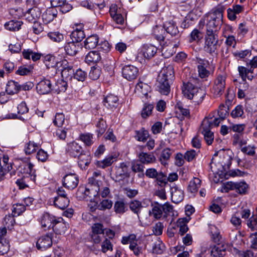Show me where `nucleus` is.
<instances>
[{"label": "nucleus", "instance_id": "f257e3e1", "mask_svg": "<svg viewBox=\"0 0 257 257\" xmlns=\"http://www.w3.org/2000/svg\"><path fill=\"white\" fill-rule=\"evenodd\" d=\"M224 6L219 5L201 19L199 23L200 29L206 27V33H216L222 23Z\"/></svg>", "mask_w": 257, "mask_h": 257}, {"label": "nucleus", "instance_id": "f03ea898", "mask_svg": "<svg viewBox=\"0 0 257 257\" xmlns=\"http://www.w3.org/2000/svg\"><path fill=\"white\" fill-rule=\"evenodd\" d=\"M232 154L229 150H220L215 154L211 162L212 171L220 174L224 173L231 164Z\"/></svg>", "mask_w": 257, "mask_h": 257}, {"label": "nucleus", "instance_id": "7ed1b4c3", "mask_svg": "<svg viewBox=\"0 0 257 257\" xmlns=\"http://www.w3.org/2000/svg\"><path fill=\"white\" fill-rule=\"evenodd\" d=\"M174 77V68L169 65L164 67L160 71L157 80L156 86L162 94L167 95L170 91V82Z\"/></svg>", "mask_w": 257, "mask_h": 257}, {"label": "nucleus", "instance_id": "20e7f679", "mask_svg": "<svg viewBox=\"0 0 257 257\" xmlns=\"http://www.w3.org/2000/svg\"><path fill=\"white\" fill-rule=\"evenodd\" d=\"M182 92L185 97L192 100L196 104L200 103L205 96V93L202 89L195 86L190 82L183 83Z\"/></svg>", "mask_w": 257, "mask_h": 257}, {"label": "nucleus", "instance_id": "39448f33", "mask_svg": "<svg viewBox=\"0 0 257 257\" xmlns=\"http://www.w3.org/2000/svg\"><path fill=\"white\" fill-rule=\"evenodd\" d=\"M196 63L198 76L201 78L206 79L213 74L215 66L212 62L206 59L197 57Z\"/></svg>", "mask_w": 257, "mask_h": 257}, {"label": "nucleus", "instance_id": "423d86ee", "mask_svg": "<svg viewBox=\"0 0 257 257\" xmlns=\"http://www.w3.org/2000/svg\"><path fill=\"white\" fill-rule=\"evenodd\" d=\"M93 178L89 179V185L85 189V194L87 196L95 197L97 195L100 196L102 198H106L110 194V190L107 187H100L97 183L91 182Z\"/></svg>", "mask_w": 257, "mask_h": 257}, {"label": "nucleus", "instance_id": "0eeeda50", "mask_svg": "<svg viewBox=\"0 0 257 257\" xmlns=\"http://www.w3.org/2000/svg\"><path fill=\"white\" fill-rule=\"evenodd\" d=\"M218 39L216 33H206L205 37L204 50L210 54L214 53L218 47Z\"/></svg>", "mask_w": 257, "mask_h": 257}, {"label": "nucleus", "instance_id": "6e6552de", "mask_svg": "<svg viewBox=\"0 0 257 257\" xmlns=\"http://www.w3.org/2000/svg\"><path fill=\"white\" fill-rule=\"evenodd\" d=\"M224 190L226 192L229 190H235L239 194H245L248 189V185L244 181L239 182H227L224 184Z\"/></svg>", "mask_w": 257, "mask_h": 257}, {"label": "nucleus", "instance_id": "1a4fd4ad", "mask_svg": "<svg viewBox=\"0 0 257 257\" xmlns=\"http://www.w3.org/2000/svg\"><path fill=\"white\" fill-rule=\"evenodd\" d=\"M226 75L225 74H219L217 76L212 91L216 96L222 95L225 87Z\"/></svg>", "mask_w": 257, "mask_h": 257}, {"label": "nucleus", "instance_id": "9d476101", "mask_svg": "<svg viewBox=\"0 0 257 257\" xmlns=\"http://www.w3.org/2000/svg\"><path fill=\"white\" fill-rule=\"evenodd\" d=\"M110 16L113 21L116 24L123 25L124 22V18L121 12V10L115 4H112L109 8Z\"/></svg>", "mask_w": 257, "mask_h": 257}, {"label": "nucleus", "instance_id": "9b49d317", "mask_svg": "<svg viewBox=\"0 0 257 257\" xmlns=\"http://www.w3.org/2000/svg\"><path fill=\"white\" fill-rule=\"evenodd\" d=\"M209 122L206 119H203L201 124V131L204 136V139L208 145H211L214 139L213 133L210 131Z\"/></svg>", "mask_w": 257, "mask_h": 257}, {"label": "nucleus", "instance_id": "f8f14e48", "mask_svg": "<svg viewBox=\"0 0 257 257\" xmlns=\"http://www.w3.org/2000/svg\"><path fill=\"white\" fill-rule=\"evenodd\" d=\"M122 74L124 78L130 81L137 77L139 74V70L133 65H126L122 69Z\"/></svg>", "mask_w": 257, "mask_h": 257}, {"label": "nucleus", "instance_id": "ddd939ff", "mask_svg": "<svg viewBox=\"0 0 257 257\" xmlns=\"http://www.w3.org/2000/svg\"><path fill=\"white\" fill-rule=\"evenodd\" d=\"M59 64H60L62 67L61 70V75L63 78L66 80H71L73 77L74 73L72 66L68 65L66 60L62 61L61 62L59 63ZM57 64L58 65V63H57Z\"/></svg>", "mask_w": 257, "mask_h": 257}, {"label": "nucleus", "instance_id": "4468645a", "mask_svg": "<svg viewBox=\"0 0 257 257\" xmlns=\"http://www.w3.org/2000/svg\"><path fill=\"white\" fill-rule=\"evenodd\" d=\"M65 150L68 154L74 158L81 155L83 152L81 146L74 141L67 144Z\"/></svg>", "mask_w": 257, "mask_h": 257}, {"label": "nucleus", "instance_id": "2eb2a0df", "mask_svg": "<svg viewBox=\"0 0 257 257\" xmlns=\"http://www.w3.org/2000/svg\"><path fill=\"white\" fill-rule=\"evenodd\" d=\"M78 178L75 174H68L63 178V185L68 189H73L78 185Z\"/></svg>", "mask_w": 257, "mask_h": 257}, {"label": "nucleus", "instance_id": "dca6fc26", "mask_svg": "<svg viewBox=\"0 0 257 257\" xmlns=\"http://www.w3.org/2000/svg\"><path fill=\"white\" fill-rule=\"evenodd\" d=\"M68 226V224L63 221L62 218L60 217L55 218L52 228L56 234H61L65 232Z\"/></svg>", "mask_w": 257, "mask_h": 257}, {"label": "nucleus", "instance_id": "f3484780", "mask_svg": "<svg viewBox=\"0 0 257 257\" xmlns=\"http://www.w3.org/2000/svg\"><path fill=\"white\" fill-rule=\"evenodd\" d=\"M52 244V236L51 235L46 234L40 237L36 243L38 249L45 250L50 247Z\"/></svg>", "mask_w": 257, "mask_h": 257}, {"label": "nucleus", "instance_id": "a211bd4d", "mask_svg": "<svg viewBox=\"0 0 257 257\" xmlns=\"http://www.w3.org/2000/svg\"><path fill=\"white\" fill-rule=\"evenodd\" d=\"M118 98L113 94H108L104 97L103 103L104 105L108 109L112 110L116 108L118 105Z\"/></svg>", "mask_w": 257, "mask_h": 257}, {"label": "nucleus", "instance_id": "6ab92c4d", "mask_svg": "<svg viewBox=\"0 0 257 257\" xmlns=\"http://www.w3.org/2000/svg\"><path fill=\"white\" fill-rule=\"evenodd\" d=\"M115 176L118 181L121 180L129 176L128 166L124 163H120L116 167Z\"/></svg>", "mask_w": 257, "mask_h": 257}, {"label": "nucleus", "instance_id": "aec40b11", "mask_svg": "<svg viewBox=\"0 0 257 257\" xmlns=\"http://www.w3.org/2000/svg\"><path fill=\"white\" fill-rule=\"evenodd\" d=\"M38 92L40 94H45L51 90V83L49 80L44 79L39 82L36 86Z\"/></svg>", "mask_w": 257, "mask_h": 257}, {"label": "nucleus", "instance_id": "412c9836", "mask_svg": "<svg viewBox=\"0 0 257 257\" xmlns=\"http://www.w3.org/2000/svg\"><path fill=\"white\" fill-rule=\"evenodd\" d=\"M58 12L55 8H49L42 15L44 23L48 24L52 22L57 16Z\"/></svg>", "mask_w": 257, "mask_h": 257}, {"label": "nucleus", "instance_id": "4be33fe9", "mask_svg": "<svg viewBox=\"0 0 257 257\" xmlns=\"http://www.w3.org/2000/svg\"><path fill=\"white\" fill-rule=\"evenodd\" d=\"M171 197L173 202L175 203L181 202L184 199V191L176 186L171 187Z\"/></svg>", "mask_w": 257, "mask_h": 257}, {"label": "nucleus", "instance_id": "5701e85b", "mask_svg": "<svg viewBox=\"0 0 257 257\" xmlns=\"http://www.w3.org/2000/svg\"><path fill=\"white\" fill-rule=\"evenodd\" d=\"M56 217L48 213H45L41 217L40 221L42 227L48 229L52 227Z\"/></svg>", "mask_w": 257, "mask_h": 257}, {"label": "nucleus", "instance_id": "b1692460", "mask_svg": "<svg viewBox=\"0 0 257 257\" xmlns=\"http://www.w3.org/2000/svg\"><path fill=\"white\" fill-rule=\"evenodd\" d=\"M227 246L224 244L218 243L214 245L211 250V255L213 257H222L226 253Z\"/></svg>", "mask_w": 257, "mask_h": 257}, {"label": "nucleus", "instance_id": "393cba45", "mask_svg": "<svg viewBox=\"0 0 257 257\" xmlns=\"http://www.w3.org/2000/svg\"><path fill=\"white\" fill-rule=\"evenodd\" d=\"M157 50V48L155 46L151 44H146L144 45L142 48L141 53L145 58L150 59L156 54Z\"/></svg>", "mask_w": 257, "mask_h": 257}, {"label": "nucleus", "instance_id": "a878e982", "mask_svg": "<svg viewBox=\"0 0 257 257\" xmlns=\"http://www.w3.org/2000/svg\"><path fill=\"white\" fill-rule=\"evenodd\" d=\"M118 156L116 154H113L107 156L104 160L97 161L96 165L97 167L104 169L112 165V164L116 161Z\"/></svg>", "mask_w": 257, "mask_h": 257}, {"label": "nucleus", "instance_id": "bb28decb", "mask_svg": "<svg viewBox=\"0 0 257 257\" xmlns=\"http://www.w3.org/2000/svg\"><path fill=\"white\" fill-rule=\"evenodd\" d=\"M80 48V45L79 43L73 41L66 43L64 46L66 54L70 56L75 55Z\"/></svg>", "mask_w": 257, "mask_h": 257}, {"label": "nucleus", "instance_id": "cd10ccee", "mask_svg": "<svg viewBox=\"0 0 257 257\" xmlns=\"http://www.w3.org/2000/svg\"><path fill=\"white\" fill-rule=\"evenodd\" d=\"M99 38L96 35H92L86 38L84 43V47L87 49L95 48L98 44Z\"/></svg>", "mask_w": 257, "mask_h": 257}, {"label": "nucleus", "instance_id": "c85d7f7f", "mask_svg": "<svg viewBox=\"0 0 257 257\" xmlns=\"http://www.w3.org/2000/svg\"><path fill=\"white\" fill-rule=\"evenodd\" d=\"M238 70L239 75L243 81H245L246 78L249 80L253 79L252 73L253 70L251 68L248 69L243 66H238Z\"/></svg>", "mask_w": 257, "mask_h": 257}, {"label": "nucleus", "instance_id": "c756f323", "mask_svg": "<svg viewBox=\"0 0 257 257\" xmlns=\"http://www.w3.org/2000/svg\"><path fill=\"white\" fill-rule=\"evenodd\" d=\"M190 218L188 217L179 218L177 221L176 225L180 228L179 233L181 235H184L188 230L187 224Z\"/></svg>", "mask_w": 257, "mask_h": 257}, {"label": "nucleus", "instance_id": "7c9ffc66", "mask_svg": "<svg viewBox=\"0 0 257 257\" xmlns=\"http://www.w3.org/2000/svg\"><path fill=\"white\" fill-rule=\"evenodd\" d=\"M27 166L29 170V172L25 174L23 177L25 179L26 183L30 186L35 182L36 176L33 171L34 165L32 163H29L27 164Z\"/></svg>", "mask_w": 257, "mask_h": 257}, {"label": "nucleus", "instance_id": "2f4dec72", "mask_svg": "<svg viewBox=\"0 0 257 257\" xmlns=\"http://www.w3.org/2000/svg\"><path fill=\"white\" fill-rule=\"evenodd\" d=\"M197 19V16L194 12H190L185 17L181 23V27L183 29L188 28L192 26L195 20Z\"/></svg>", "mask_w": 257, "mask_h": 257}, {"label": "nucleus", "instance_id": "473e14b6", "mask_svg": "<svg viewBox=\"0 0 257 257\" xmlns=\"http://www.w3.org/2000/svg\"><path fill=\"white\" fill-rule=\"evenodd\" d=\"M139 161L144 164L153 163L156 161V157L151 153L142 152L139 154Z\"/></svg>", "mask_w": 257, "mask_h": 257}, {"label": "nucleus", "instance_id": "72a5a7b5", "mask_svg": "<svg viewBox=\"0 0 257 257\" xmlns=\"http://www.w3.org/2000/svg\"><path fill=\"white\" fill-rule=\"evenodd\" d=\"M69 199L68 197H55L54 203L58 208L61 209H64L69 204Z\"/></svg>", "mask_w": 257, "mask_h": 257}, {"label": "nucleus", "instance_id": "f704fd0d", "mask_svg": "<svg viewBox=\"0 0 257 257\" xmlns=\"http://www.w3.org/2000/svg\"><path fill=\"white\" fill-rule=\"evenodd\" d=\"M152 34L155 38L159 41H164L165 34V30L164 27L161 26H156L153 28Z\"/></svg>", "mask_w": 257, "mask_h": 257}, {"label": "nucleus", "instance_id": "c9c22d12", "mask_svg": "<svg viewBox=\"0 0 257 257\" xmlns=\"http://www.w3.org/2000/svg\"><path fill=\"white\" fill-rule=\"evenodd\" d=\"M201 181L198 178H194L189 182L188 191L194 194L197 192L198 189L201 186Z\"/></svg>", "mask_w": 257, "mask_h": 257}, {"label": "nucleus", "instance_id": "e433bc0d", "mask_svg": "<svg viewBox=\"0 0 257 257\" xmlns=\"http://www.w3.org/2000/svg\"><path fill=\"white\" fill-rule=\"evenodd\" d=\"M21 89V86L14 81H10L7 84L6 91L9 94L17 93Z\"/></svg>", "mask_w": 257, "mask_h": 257}, {"label": "nucleus", "instance_id": "4c0bfd02", "mask_svg": "<svg viewBox=\"0 0 257 257\" xmlns=\"http://www.w3.org/2000/svg\"><path fill=\"white\" fill-rule=\"evenodd\" d=\"M101 60L100 54L97 51H91L85 57V62L88 64L94 63Z\"/></svg>", "mask_w": 257, "mask_h": 257}, {"label": "nucleus", "instance_id": "58836bf2", "mask_svg": "<svg viewBox=\"0 0 257 257\" xmlns=\"http://www.w3.org/2000/svg\"><path fill=\"white\" fill-rule=\"evenodd\" d=\"M23 56L26 59H30L31 58L33 61H36L40 59L42 54L34 52L31 49H27L23 51Z\"/></svg>", "mask_w": 257, "mask_h": 257}, {"label": "nucleus", "instance_id": "ea45409f", "mask_svg": "<svg viewBox=\"0 0 257 257\" xmlns=\"http://www.w3.org/2000/svg\"><path fill=\"white\" fill-rule=\"evenodd\" d=\"M165 32L172 36H176L179 33V31L175 24L173 22H166L164 25Z\"/></svg>", "mask_w": 257, "mask_h": 257}, {"label": "nucleus", "instance_id": "a19ab883", "mask_svg": "<svg viewBox=\"0 0 257 257\" xmlns=\"http://www.w3.org/2000/svg\"><path fill=\"white\" fill-rule=\"evenodd\" d=\"M85 37L84 31L81 29H76L71 34V38L73 42L76 43L81 42Z\"/></svg>", "mask_w": 257, "mask_h": 257}, {"label": "nucleus", "instance_id": "79ce46f5", "mask_svg": "<svg viewBox=\"0 0 257 257\" xmlns=\"http://www.w3.org/2000/svg\"><path fill=\"white\" fill-rule=\"evenodd\" d=\"M23 23L21 21H10L5 24V27L6 29L10 31H18L21 28Z\"/></svg>", "mask_w": 257, "mask_h": 257}, {"label": "nucleus", "instance_id": "37998d69", "mask_svg": "<svg viewBox=\"0 0 257 257\" xmlns=\"http://www.w3.org/2000/svg\"><path fill=\"white\" fill-rule=\"evenodd\" d=\"M149 90V86L143 82L138 83L136 86V92L138 93L146 96L148 95Z\"/></svg>", "mask_w": 257, "mask_h": 257}, {"label": "nucleus", "instance_id": "c03bdc74", "mask_svg": "<svg viewBox=\"0 0 257 257\" xmlns=\"http://www.w3.org/2000/svg\"><path fill=\"white\" fill-rule=\"evenodd\" d=\"M129 206L130 209L134 213L137 214L138 217H139V213L140 212L141 210L143 208L142 202L138 200H134L130 202Z\"/></svg>", "mask_w": 257, "mask_h": 257}, {"label": "nucleus", "instance_id": "a18cd8bd", "mask_svg": "<svg viewBox=\"0 0 257 257\" xmlns=\"http://www.w3.org/2000/svg\"><path fill=\"white\" fill-rule=\"evenodd\" d=\"M162 213V205L158 204L153 206L152 210L149 211V215L153 216L156 219L160 218Z\"/></svg>", "mask_w": 257, "mask_h": 257}, {"label": "nucleus", "instance_id": "49530a36", "mask_svg": "<svg viewBox=\"0 0 257 257\" xmlns=\"http://www.w3.org/2000/svg\"><path fill=\"white\" fill-rule=\"evenodd\" d=\"M114 209L116 213L123 214L127 210V207L123 201L119 200L115 202Z\"/></svg>", "mask_w": 257, "mask_h": 257}, {"label": "nucleus", "instance_id": "de8ad7c7", "mask_svg": "<svg viewBox=\"0 0 257 257\" xmlns=\"http://www.w3.org/2000/svg\"><path fill=\"white\" fill-rule=\"evenodd\" d=\"M167 176L162 172H160L155 178L157 184L162 188L164 187L167 184Z\"/></svg>", "mask_w": 257, "mask_h": 257}, {"label": "nucleus", "instance_id": "09e8293b", "mask_svg": "<svg viewBox=\"0 0 257 257\" xmlns=\"http://www.w3.org/2000/svg\"><path fill=\"white\" fill-rule=\"evenodd\" d=\"M100 245V250L103 253H106L108 251H112L113 249V245L111 242L107 238H104V239L101 242Z\"/></svg>", "mask_w": 257, "mask_h": 257}, {"label": "nucleus", "instance_id": "8fccbe9b", "mask_svg": "<svg viewBox=\"0 0 257 257\" xmlns=\"http://www.w3.org/2000/svg\"><path fill=\"white\" fill-rule=\"evenodd\" d=\"M172 152H173L169 148H166L163 150L160 159L162 164H166V162L170 158Z\"/></svg>", "mask_w": 257, "mask_h": 257}, {"label": "nucleus", "instance_id": "3c124183", "mask_svg": "<svg viewBox=\"0 0 257 257\" xmlns=\"http://www.w3.org/2000/svg\"><path fill=\"white\" fill-rule=\"evenodd\" d=\"M78 157V164L81 166H87L90 163V157L88 154H86L82 152L81 154L77 156Z\"/></svg>", "mask_w": 257, "mask_h": 257}, {"label": "nucleus", "instance_id": "603ef678", "mask_svg": "<svg viewBox=\"0 0 257 257\" xmlns=\"http://www.w3.org/2000/svg\"><path fill=\"white\" fill-rule=\"evenodd\" d=\"M87 76V72L81 69H78L74 73L73 78L78 81L83 82L86 79Z\"/></svg>", "mask_w": 257, "mask_h": 257}, {"label": "nucleus", "instance_id": "864d4df0", "mask_svg": "<svg viewBox=\"0 0 257 257\" xmlns=\"http://www.w3.org/2000/svg\"><path fill=\"white\" fill-rule=\"evenodd\" d=\"M112 201L109 199H104L98 205V209L100 210L110 209L112 206Z\"/></svg>", "mask_w": 257, "mask_h": 257}, {"label": "nucleus", "instance_id": "5fc2aeb1", "mask_svg": "<svg viewBox=\"0 0 257 257\" xmlns=\"http://www.w3.org/2000/svg\"><path fill=\"white\" fill-rule=\"evenodd\" d=\"M162 53L165 58H169L175 53L174 48L172 46H164L162 49Z\"/></svg>", "mask_w": 257, "mask_h": 257}, {"label": "nucleus", "instance_id": "6e6d98bb", "mask_svg": "<svg viewBox=\"0 0 257 257\" xmlns=\"http://www.w3.org/2000/svg\"><path fill=\"white\" fill-rule=\"evenodd\" d=\"M48 36L51 40L56 42H60L64 39L63 34L57 32H50L48 34Z\"/></svg>", "mask_w": 257, "mask_h": 257}, {"label": "nucleus", "instance_id": "4d7b16f0", "mask_svg": "<svg viewBox=\"0 0 257 257\" xmlns=\"http://www.w3.org/2000/svg\"><path fill=\"white\" fill-rule=\"evenodd\" d=\"M132 169L136 173H143L144 166L141 162L134 161L132 163Z\"/></svg>", "mask_w": 257, "mask_h": 257}, {"label": "nucleus", "instance_id": "13d9d810", "mask_svg": "<svg viewBox=\"0 0 257 257\" xmlns=\"http://www.w3.org/2000/svg\"><path fill=\"white\" fill-rule=\"evenodd\" d=\"M148 137L149 133L147 131L141 130L136 132L135 138L139 141H146Z\"/></svg>", "mask_w": 257, "mask_h": 257}, {"label": "nucleus", "instance_id": "bf43d9fd", "mask_svg": "<svg viewBox=\"0 0 257 257\" xmlns=\"http://www.w3.org/2000/svg\"><path fill=\"white\" fill-rule=\"evenodd\" d=\"M244 114L243 106L240 105L236 106L234 109H233L231 112V115L233 118H237L242 117Z\"/></svg>", "mask_w": 257, "mask_h": 257}, {"label": "nucleus", "instance_id": "052dcab7", "mask_svg": "<svg viewBox=\"0 0 257 257\" xmlns=\"http://www.w3.org/2000/svg\"><path fill=\"white\" fill-rule=\"evenodd\" d=\"M211 233L212 234L211 238L214 242H217L220 241L221 235L220 231L215 226H213L211 227Z\"/></svg>", "mask_w": 257, "mask_h": 257}, {"label": "nucleus", "instance_id": "680f3d73", "mask_svg": "<svg viewBox=\"0 0 257 257\" xmlns=\"http://www.w3.org/2000/svg\"><path fill=\"white\" fill-rule=\"evenodd\" d=\"M96 127V131L98 133V135H102L105 132L107 127L105 121L103 120L102 119H100L97 122Z\"/></svg>", "mask_w": 257, "mask_h": 257}, {"label": "nucleus", "instance_id": "e2e57ef3", "mask_svg": "<svg viewBox=\"0 0 257 257\" xmlns=\"http://www.w3.org/2000/svg\"><path fill=\"white\" fill-rule=\"evenodd\" d=\"M64 120V115L62 113H57L55 115L53 123L56 126L61 127L63 124Z\"/></svg>", "mask_w": 257, "mask_h": 257}, {"label": "nucleus", "instance_id": "0e129e2a", "mask_svg": "<svg viewBox=\"0 0 257 257\" xmlns=\"http://www.w3.org/2000/svg\"><path fill=\"white\" fill-rule=\"evenodd\" d=\"M154 107L150 104H145L142 111V116L143 118H146L149 116L151 113Z\"/></svg>", "mask_w": 257, "mask_h": 257}, {"label": "nucleus", "instance_id": "69168bd1", "mask_svg": "<svg viewBox=\"0 0 257 257\" xmlns=\"http://www.w3.org/2000/svg\"><path fill=\"white\" fill-rule=\"evenodd\" d=\"M101 74V69L98 67H92L89 72V76L92 80L99 78Z\"/></svg>", "mask_w": 257, "mask_h": 257}, {"label": "nucleus", "instance_id": "338daca9", "mask_svg": "<svg viewBox=\"0 0 257 257\" xmlns=\"http://www.w3.org/2000/svg\"><path fill=\"white\" fill-rule=\"evenodd\" d=\"M38 148L39 146L37 144L35 143L34 142H30L25 149V153L26 154H31L36 151V150Z\"/></svg>", "mask_w": 257, "mask_h": 257}, {"label": "nucleus", "instance_id": "774afa93", "mask_svg": "<svg viewBox=\"0 0 257 257\" xmlns=\"http://www.w3.org/2000/svg\"><path fill=\"white\" fill-rule=\"evenodd\" d=\"M247 225L251 230H257V216H252L247 221Z\"/></svg>", "mask_w": 257, "mask_h": 257}]
</instances>
